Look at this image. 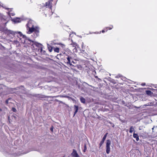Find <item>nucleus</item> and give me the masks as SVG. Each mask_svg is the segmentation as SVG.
Segmentation results:
<instances>
[{
	"instance_id": "nucleus-38",
	"label": "nucleus",
	"mask_w": 157,
	"mask_h": 157,
	"mask_svg": "<svg viewBox=\"0 0 157 157\" xmlns=\"http://www.w3.org/2000/svg\"><path fill=\"white\" fill-rule=\"evenodd\" d=\"M0 111H2V109H0Z\"/></svg>"
},
{
	"instance_id": "nucleus-39",
	"label": "nucleus",
	"mask_w": 157,
	"mask_h": 157,
	"mask_svg": "<svg viewBox=\"0 0 157 157\" xmlns=\"http://www.w3.org/2000/svg\"><path fill=\"white\" fill-rule=\"evenodd\" d=\"M97 33H98V32H97Z\"/></svg>"
},
{
	"instance_id": "nucleus-36",
	"label": "nucleus",
	"mask_w": 157,
	"mask_h": 157,
	"mask_svg": "<svg viewBox=\"0 0 157 157\" xmlns=\"http://www.w3.org/2000/svg\"><path fill=\"white\" fill-rule=\"evenodd\" d=\"M115 77L116 78H118V76H116Z\"/></svg>"
},
{
	"instance_id": "nucleus-3",
	"label": "nucleus",
	"mask_w": 157,
	"mask_h": 157,
	"mask_svg": "<svg viewBox=\"0 0 157 157\" xmlns=\"http://www.w3.org/2000/svg\"><path fill=\"white\" fill-rule=\"evenodd\" d=\"M0 16L2 21L1 24L6 25L9 21V18L1 14H0Z\"/></svg>"
},
{
	"instance_id": "nucleus-30",
	"label": "nucleus",
	"mask_w": 157,
	"mask_h": 157,
	"mask_svg": "<svg viewBox=\"0 0 157 157\" xmlns=\"http://www.w3.org/2000/svg\"><path fill=\"white\" fill-rule=\"evenodd\" d=\"M52 14V12H50L49 13V15H51Z\"/></svg>"
},
{
	"instance_id": "nucleus-18",
	"label": "nucleus",
	"mask_w": 157,
	"mask_h": 157,
	"mask_svg": "<svg viewBox=\"0 0 157 157\" xmlns=\"http://www.w3.org/2000/svg\"><path fill=\"white\" fill-rule=\"evenodd\" d=\"M8 15L10 16H14L15 15V13L13 12H11L10 11L8 13Z\"/></svg>"
},
{
	"instance_id": "nucleus-12",
	"label": "nucleus",
	"mask_w": 157,
	"mask_h": 157,
	"mask_svg": "<svg viewBox=\"0 0 157 157\" xmlns=\"http://www.w3.org/2000/svg\"><path fill=\"white\" fill-rule=\"evenodd\" d=\"M133 136L134 138H136V140L137 141H138L139 140V136L137 134L134 133L133 134Z\"/></svg>"
},
{
	"instance_id": "nucleus-15",
	"label": "nucleus",
	"mask_w": 157,
	"mask_h": 157,
	"mask_svg": "<svg viewBox=\"0 0 157 157\" xmlns=\"http://www.w3.org/2000/svg\"><path fill=\"white\" fill-rule=\"evenodd\" d=\"M80 100L81 102L82 103L84 104L85 103V99L83 98L82 97H81L80 98Z\"/></svg>"
},
{
	"instance_id": "nucleus-19",
	"label": "nucleus",
	"mask_w": 157,
	"mask_h": 157,
	"mask_svg": "<svg viewBox=\"0 0 157 157\" xmlns=\"http://www.w3.org/2000/svg\"><path fill=\"white\" fill-rule=\"evenodd\" d=\"M55 52L58 53L59 52V48H55L54 49Z\"/></svg>"
},
{
	"instance_id": "nucleus-23",
	"label": "nucleus",
	"mask_w": 157,
	"mask_h": 157,
	"mask_svg": "<svg viewBox=\"0 0 157 157\" xmlns=\"http://www.w3.org/2000/svg\"><path fill=\"white\" fill-rule=\"evenodd\" d=\"M40 52L42 53V52L43 51V48L42 47H40Z\"/></svg>"
},
{
	"instance_id": "nucleus-2",
	"label": "nucleus",
	"mask_w": 157,
	"mask_h": 157,
	"mask_svg": "<svg viewBox=\"0 0 157 157\" xmlns=\"http://www.w3.org/2000/svg\"><path fill=\"white\" fill-rule=\"evenodd\" d=\"M53 0H48V1L46 2L45 5H44L42 6L41 7V9L43 11L45 10L50 11L52 10V2Z\"/></svg>"
},
{
	"instance_id": "nucleus-31",
	"label": "nucleus",
	"mask_w": 157,
	"mask_h": 157,
	"mask_svg": "<svg viewBox=\"0 0 157 157\" xmlns=\"http://www.w3.org/2000/svg\"><path fill=\"white\" fill-rule=\"evenodd\" d=\"M113 80V81L112 82H113V83H116V82H115L114 80Z\"/></svg>"
},
{
	"instance_id": "nucleus-4",
	"label": "nucleus",
	"mask_w": 157,
	"mask_h": 157,
	"mask_svg": "<svg viewBox=\"0 0 157 157\" xmlns=\"http://www.w3.org/2000/svg\"><path fill=\"white\" fill-rule=\"evenodd\" d=\"M67 60L68 61V62H67V63L68 64H69L71 66L72 65V64L71 63H73L74 64H76V62L77 61H78V60H77V59H74L73 60H72V62H71V59L72 60V57L71 56H69L68 55H67Z\"/></svg>"
},
{
	"instance_id": "nucleus-1",
	"label": "nucleus",
	"mask_w": 157,
	"mask_h": 157,
	"mask_svg": "<svg viewBox=\"0 0 157 157\" xmlns=\"http://www.w3.org/2000/svg\"><path fill=\"white\" fill-rule=\"evenodd\" d=\"M34 22L31 20L29 21L26 25L27 31L26 33L30 34L34 32L32 36L33 38H36L39 35V28L38 27L34 25Z\"/></svg>"
},
{
	"instance_id": "nucleus-34",
	"label": "nucleus",
	"mask_w": 157,
	"mask_h": 157,
	"mask_svg": "<svg viewBox=\"0 0 157 157\" xmlns=\"http://www.w3.org/2000/svg\"><path fill=\"white\" fill-rule=\"evenodd\" d=\"M44 13H45V15H46L47 14V13L46 12H44Z\"/></svg>"
},
{
	"instance_id": "nucleus-9",
	"label": "nucleus",
	"mask_w": 157,
	"mask_h": 157,
	"mask_svg": "<svg viewBox=\"0 0 157 157\" xmlns=\"http://www.w3.org/2000/svg\"><path fill=\"white\" fill-rule=\"evenodd\" d=\"M32 45L33 46V47L35 48L34 46H35L37 47H40V46H42V44L40 43H38L37 42H34L33 41H32Z\"/></svg>"
},
{
	"instance_id": "nucleus-37",
	"label": "nucleus",
	"mask_w": 157,
	"mask_h": 157,
	"mask_svg": "<svg viewBox=\"0 0 157 157\" xmlns=\"http://www.w3.org/2000/svg\"><path fill=\"white\" fill-rule=\"evenodd\" d=\"M27 152H26V153H22V154H26V153H27Z\"/></svg>"
},
{
	"instance_id": "nucleus-10",
	"label": "nucleus",
	"mask_w": 157,
	"mask_h": 157,
	"mask_svg": "<svg viewBox=\"0 0 157 157\" xmlns=\"http://www.w3.org/2000/svg\"><path fill=\"white\" fill-rule=\"evenodd\" d=\"M71 154L73 157H79L76 151L74 149L73 150V151Z\"/></svg>"
},
{
	"instance_id": "nucleus-35",
	"label": "nucleus",
	"mask_w": 157,
	"mask_h": 157,
	"mask_svg": "<svg viewBox=\"0 0 157 157\" xmlns=\"http://www.w3.org/2000/svg\"><path fill=\"white\" fill-rule=\"evenodd\" d=\"M95 78H98V77L97 76H96L95 77Z\"/></svg>"
},
{
	"instance_id": "nucleus-17",
	"label": "nucleus",
	"mask_w": 157,
	"mask_h": 157,
	"mask_svg": "<svg viewBox=\"0 0 157 157\" xmlns=\"http://www.w3.org/2000/svg\"><path fill=\"white\" fill-rule=\"evenodd\" d=\"M146 92L147 94L150 95H151L153 94V93L150 90L146 91Z\"/></svg>"
},
{
	"instance_id": "nucleus-20",
	"label": "nucleus",
	"mask_w": 157,
	"mask_h": 157,
	"mask_svg": "<svg viewBox=\"0 0 157 157\" xmlns=\"http://www.w3.org/2000/svg\"><path fill=\"white\" fill-rule=\"evenodd\" d=\"M71 44L73 46V47H76L77 46V44L75 43L72 42Z\"/></svg>"
},
{
	"instance_id": "nucleus-26",
	"label": "nucleus",
	"mask_w": 157,
	"mask_h": 157,
	"mask_svg": "<svg viewBox=\"0 0 157 157\" xmlns=\"http://www.w3.org/2000/svg\"><path fill=\"white\" fill-rule=\"evenodd\" d=\"M50 130H51V131H52V132H53V127H52L51 128H50Z\"/></svg>"
},
{
	"instance_id": "nucleus-5",
	"label": "nucleus",
	"mask_w": 157,
	"mask_h": 157,
	"mask_svg": "<svg viewBox=\"0 0 157 157\" xmlns=\"http://www.w3.org/2000/svg\"><path fill=\"white\" fill-rule=\"evenodd\" d=\"M111 141L109 140H107L106 145V151L107 154H109L110 151Z\"/></svg>"
},
{
	"instance_id": "nucleus-29",
	"label": "nucleus",
	"mask_w": 157,
	"mask_h": 157,
	"mask_svg": "<svg viewBox=\"0 0 157 157\" xmlns=\"http://www.w3.org/2000/svg\"><path fill=\"white\" fill-rule=\"evenodd\" d=\"M8 100H9V99L8 100H7L6 101V104H8Z\"/></svg>"
},
{
	"instance_id": "nucleus-27",
	"label": "nucleus",
	"mask_w": 157,
	"mask_h": 157,
	"mask_svg": "<svg viewBox=\"0 0 157 157\" xmlns=\"http://www.w3.org/2000/svg\"><path fill=\"white\" fill-rule=\"evenodd\" d=\"M145 85V83H142L141 84V85L143 86H144Z\"/></svg>"
},
{
	"instance_id": "nucleus-25",
	"label": "nucleus",
	"mask_w": 157,
	"mask_h": 157,
	"mask_svg": "<svg viewBox=\"0 0 157 157\" xmlns=\"http://www.w3.org/2000/svg\"><path fill=\"white\" fill-rule=\"evenodd\" d=\"M113 27V26L112 25H111V27H109V28H108L109 29V30H111V29Z\"/></svg>"
},
{
	"instance_id": "nucleus-11",
	"label": "nucleus",
	"mask_w": 157,
	"mask_h": 157,
	"mask_svg": "<svg viewBox=\"0 0 157 157\" xmlns=\"http://www.w3.org/2000/svg\"><path fill=\"white\" fill-rule=\"evenodd\" d=\"M16 32H13L12 31L10 30H8L7 31V33L8 34H12V35H13L15 34H17V33H16Z\"/></svg>"
},
{
	"instance_id": "nucleus-21",
	"label": "nucleus",
	"mask_w": 157,
	"mask_h": 157,
	"mask_svg": "<svg viewBox=\"0 0 157 157\" xmlns=\"http://www.w3.org/2000/svg\"><path fill=\"white\" fill-rule=\"evenodd\" d=\"M58 44L61 45L62 48H64L65 47V45L64 44H62L61 43H59Z\"/></svg>"
},
{
	"instance_id": "nucleus-13",
	"label": "nucleus",
	"mask_w": 157,
	"mask_h": 157,
	"mask_svg": "<svg viewBox=\"0 0 157 157\" xmlns=\"http://www.w3.org/2000/svg\"><path fill=\"white\" fill-rule=\"evenodd\" d=\"M74 109L75 110V112L74 113V115L75 116L76 113L78 112V106L76 105H74Z\"/></svg>"
},
{
	"instance_id": "nucleus-24",
	"label": "nucleus",
	"mask_w": 157,
	"mask_h": 157,
	"mask_svg": "<svg viewBox=\"0 0 157 157\" xmlns=\"http://www.w3.org/2000/svg\"><path fill=\"white\" fill-rule=\"evenodd\" d=\"M12 110L14 112H15L16 111V109L14 108H12Z\"/></svg>"
},
{
	"instance_id": "nucleus-16",
	"label": "nucleus",
	"mask_w": 157,
	"mask_h": 157,
	"mask_svg": "<svg viewBox=\"0 0 157 157\" xmlns=\"http://www.w3.org/2000/svg\"><path fill=\"white\" fill-rule=\"evenodd\" d=\"M134 131V128L133 126H132L130 127L129 129V132L132 133L133 131Z\"/></svg>"
},
{
	"instance_id": "nucleus-7",
	"label": "nucleus",
	"mask_w": 157,
	"mask_h": 157,
	"mask_svg": "<svg viewBox=\"0 0 157 157\" xmlns=\"http://www.w3.org/2000/svg\"><path fill=\"white\" fill-rule=\"evenodd\" d=\"M12 21L15 23H18L21 22L22 19L20 18L16 17L12 19Z\"/></svg>"
},
{
	"instance_id": "nucleus-22",
	"label": "nucleus",
	"mask_w": 157,
	"mask_h": 157,
	"mask_svg": "<svg viewBox=\"0 0 157 157\" xmlns=\"http://www.w3.org/2000/svg\"><path fill=\"white\" fill-rule=\"evenodd\" d=\"M107 28H106L105 29H104V30H103L102 31V33H105V31L106 32L107 31Z\"/></svg>"
},
{
	"instance_id": "nucleus-28",
	"label": "nucleus",
	"mask_w": 157,
	"mask_h": 157,
	"mask_svg": "<svg viewBox=\"0 0 157 157\" xmlns=\"http://www.w3.org/2000/svg\"><path fill=\"white\" fill-rule=\"evenodd\" d=\"M86 145H85V149H84V152L85 151V150L86 149Z\"/></svg>"
},
{
	"instance_id": "nucleus-14",
	"label": "nucleus",
	"mask_w": 157,
	"mask_h": 157,
	"mask_svg": "<svg viewBox=\"0 0 157 157\" xmlns=\"http://www.w3.org/2000/svg\"><path fill=\"white\" fill-rule=\"evenodd\" d=\"M48 49L50 52H52V47L48 44H47Z\"/></svg>"
},
{
	"instance_id": "nucleus-32",
	"label": "nucleus",
	"mask_w": 157,
	"mask_h": 157,
	"mask_svg": "<svg viewBox=\"0 0 157 157\" xmlns=\"http://www.w3.org/2000/svg\"><path fill=\"white\" fill-rule=\"evenodd\" d=\"M155 88H157V85H155Z\"/></svg>"
},
{
	"instance_id": "nucleus-33",
	"label": "nucleus",
	"mask_w": 157,
	"mask_h": 157,
	"mask_svg": "<svg viewBox=\"0 0 157 157\" xmlns=\"http://www.w3.org/2000/svg\"><path fill=\"white\" fill-rule=\"evenodd\" d=\"M155 127V126H154L153 127V128H152V130H153V129H154V128Z\"/></svg>"
},
{
	"instance_id": "nucleus-6",
	"label": "nucleus",
	"mask_w": 157,
	"mask_h": 157,
	"mask_svg": "<svg viewBox=\"0 0 157 157\" xmlns=\"http://www.w3.org/2000/svg\"><path fill=\"white\" fill-rule=\"evenodd\" d=\"M16 33H17L18 34H19V36H22V38L25 39V40H24V41H22V42L25 43V40H29L30 41H31V40L29 39H28V38L26 37V36L25 35H23L21 33V32H18L17 31V32H16Z\"/></svg>"
},
{
	"instance_id": "nucleus-8",
	"label": "nucleus",
	"mask_w": 157,
	"mask_h": 157,
	"mask_svg": "<svg viewBox=\"0 0 157 157\" xmlns=\"http://www.w3.org/2000/svg\"><path fill=\"white\" fill-rule=\"evenodd\" d=\"M107 134H108V133H107L104 135L101 141V142H100V143L99 145H100V147L102 146V145L103 144V143H104L105 140L106 139V137Z\"/></svg>"
}]
</instances>
